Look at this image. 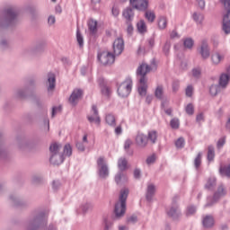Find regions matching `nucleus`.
Instances as JSON below:
<instances>
[{
    "label": "nucleus",
    "instance_id": "f257e3e1",
    "mask_svg": "<svg viewBox=\"0 0 230 230\" xmlns=\"http://www.w3.org/2000/svg\"><path fill=\"white\" fill-rule=\"evenodd\" d=\"M150 71H152V68L146 63H142L137 70V76H140L138 85V93L140 96H146V90L148 89V84H146L148 82L146 74L150 73Z\"/></svg>",
    "mask_w": 230,
    "mask_h": 230
},
{
    "label": "nucleus",
    "instance_id": "f03ea898",
    "mask_svg": "<svg viewBox=\"0 0 230 230\" xmlns=\"http://www.w3.org/2000/svg\"><path fill=\"white\" fill-rule=\"evenodd\" d=\"M128 197V190L123 189L120 190L119 196V201L115 204V215L116 217H123L127 211V199Z\"/></svg>",
    "mask_w": 230,
    "mask_h": 230
},
{
    "label": "nucleus",
    "instance_id": "7ed1b4c3",
    "mask_svg": "<svg viewBox=\"0 0 230 230\" xmlns=\"http://www.w3.org/2000/svg\"><path fill=\"white\" fill-rule=\"evenodd\" d=\"M60 145L54 143L49 146V152L51 154L50 155V163L52 164H62L64 163V156L60 155L58 152H60Z\"/></svg>",
    "mask_w": 230,
    "mask_h": 230
},
{
    "label": "nucleus",
    "instance_id": "20e7f679",
    "mask_svg": "<svg viewBox=\"0 0 230 230\" xmlns=\"http://www.w3.org/2000/svg\"><path fill=\"white\" fill-rule=\"evenodd\" d=\"M225 6L226 13L223 17V31L225 33H230V0H220Z\"/></svg>",
    "mask_w": 230,
    "mask_h": 230
},
{
    "label": "nucleus",
    "instance_id": "39448f33",
    "mask_svg": "<svg viewBox=\"0 0 230 230\" xmlns=\"http://www.w3.org/2000/svg\"><path fill=\"white\" fill-rule=\"evenodd\" d=\"M132 92V79L127 78L118 88V93L121 98H127Z\"/></svg>",
    "mask_w": 230,
    "mask_h": 230
},
{
    "label": "nucleus",
    "instance_id": "423d86ee",
    "mask_svg": "<svg viewBox=\"0 0 230 230\" xmlns=\"http://www.w3.org/2000/svg\"><path fill=\"white\" fill-rule=\"evenodd\" d=\"M98 59L103 66H111L114 64L115 57L111 52H102L98 56Z\"/></svg>",
    "mask_w": 230,
    "mask_h": 230
},
{
    "label": "nucleus",
    "instance_id": "0eeeda50",
    "mask_svg": "<svg viewBox=\"0 0 230 230\" xmlns=\"http://www.w3.org/2000/svg\"><path fill=\"white\" fill-rule=\"evenodd\" d=\"M129 3L135 10L139 12H145L148 9V0H131Z\"/></svg>",
    "mask_w": 230,
    "mask_h": 230
},
{
    "label": "nucleus",
    "instance_id": "6e6552de",
    "mask_svg": "<svg viewBox=\"0 0 230 230\" xmlns=\"http://www.w3.org/2000/svg\"><path fill=\"white\" fill-rule=\"evenodd\" d=\"M135 143L139 148H145L146 147V145H148V138L146 137V135L138 132L135 137Z\"/></svg>",
    "mask_w": 230,
    "mask_h": 230
},
{
    "label": "nucleus",
    "instance_id": "1a4fd4ad",
    "mask_svg": "<svg viewBox=\"0 0 230 230\" xmlns=\"http://www.w3.org/2000/svg\"><path fill=\"white\" fill-rule=\"evenodd\" d=\"M84 92L81 89H75L71 93L68 102L71 105H76L82 98Z\"/></svg>",
    "mask_w": 230,
    "mask_h": 230
},
{
    "label": "nucleus",
    "instance_id": "9d476101",
    "mask_svg": "<svg viewBox=\"0 0 230 230\" xmlns=\"http://www.w3.org/2000/svg\"><path fill=\"white\" fill-rule=\"evenodd\" d=\"M123 49H125V41L121 38H118L113 42V52L114 55H119L120 53H123Z\"/></svg>",
    "mask_w": 230,
    "mask_h": 230
},
{
    "label": "nucleus",
    "instance_id": "9b49d317",
    "mask_svg": "<svg viewBox=\"0 0 230 230\" xmlns=\"http://www.w3.org/2000/svg\"><path fill=\"white\" fill-rule=\"evenodd\" d=\"M97 166L100 173H109V166L105 164V158L103 156L97 159Z\"/></svg>",
    "mask_w": 230,
    "mask_h": 230
},
{
    "label": "nucleus",
    "instance_id": "f8f14e48",
    "mask_svg": "<svg viewBox=\"0 0 230 230\" xmlns=\"http://www.w3.org/2000/svg\"><path fill=\"white\" fill-rule=\"evenodd\" d=\"M92 113L93 115H88V121L90 123H95V125H100L101 120L100 117L98 116V110L96 109V106L92 107Z\"/></svg>",
    "mask_w": 230,
    "mask_h": 230
},
{
    "label": "nucleus",
    "instance_id": "ddd939ff",
    "mask_svg": "<svg viewBox=\"0 0 230 230\" xmlns=\"http://www.w3.org/2000/svg\"><path fill=\"white\" fill-rule=\"evenodd\" d=\"M226 58V54L222 52H215L212 57L211 60L212 63L217 66V64H220V62H223V60Z\"/></svg>",
    "mask_w": 230,
    "mask_h": 230
},
{
    "label": "nucleus",
    "instance_id": "4468645a",
    "mask_svg": "<svg viewBox=\"0 0 230 230\" xmlns=\"http://www.w3.org/2000/svg\"><path fill=\"white\" fill-rule=\"evenodd\" d=\"M122 15L126 21H128V22H132V19H134V10H132L130 7H128L123 11Z\"/></svg>",
    "mask_w": 230,
    "mask_h": 230
},
{
    "label": "nucleus",
    "instance_id": "2eb2a0df",
    "mask_svg": "<svg viewBox=\"0 0 230 230\" xmlns=\"http://www.w3.org/2000/svg\"><path fill=\"white\" fill-rule=\"evenodd\" d=\"M159 30H166L168 26V18L166 16H159L157 19Z\"/></svg>",
    "mask_w": 230,
    "mask_h": 230
},
{
    "label": "nucleus",
    "instance_id": "dca6fc26",
    "mask_svg": "<svg viewBox=\"0 0 230 230\" xmlns=\"http://www.w3.org/2000/svg\"><path fill=\"white\" fill-rule=\"evenodd\" d=\"M200 55L202 58H209V49L208 48V42L203 41L200 49Z\"/></svg>",
    "mask_w": 230,
    "mask_h": 230
},
{
    "label": "nucleus",
    "instance_id": "f3484780",
    "mask_svg": "<svg viewBox=\"0 0 230 230\" xmlns=\"http://www.w3.org/2000/svg\"><path fill=\"white\" fill-rule=\"evenodd\" d=\"M215 225V219L211 216H206L203 218V226L204 227H213Z\"/></svg>",
    "mask_w": 230,
    "mask_h": 230
},
{
    "label": "nucleus",
    "instance_id": "a211bd4d",
    "mask_svg": "<svg viewBox=\"0 0 230 230\" xmlns=\"http://www.w3.org/2000/svg\"><path fill=\"white\" fill-rule=\"evenodd\" d=\"M48 82H49V92H53L55 89V74H49V78H48Z\"/></svg>",
    "mask_w": 230,
    "mask_h": 230
},
{
    "label": "nucleus",
    "instance_id": "6ab92c4d",
    "mask_svg": "<svg viewBox=\"0 0 230 230\" xmlns=\"http://www.w3.org/2000/svg\"><path fill=\"white\" fill-rule=\"evenodd\" d=\"M155 195V186L154 184H149L146 190L147 200H152V198Z\"/></svg>",
    "mask_w": 230,
    "mask_h": 230
},
{
    "label": "nucleus",
    "instance_id": "aec40b11",
    "mask_svg": "<svg viewBox=\"0 0 230 230\" xmlns=\"http://www.w3.org/2000/svg\"><path fill=\"white\" fill-rule=\"evenodd\" d=\"M167 215L172 218H177V217H179V209L177 208V206L174 205L170 209H168Z\"/></svg>",
    "mask_w": 230,
    "mask_h": 230
},
{
    "label": "nucleus",
    "instance_id": "412c9836",
    "mask_svg": "<svg viewBox=\"0 0 230 230\" xmlns=\"http://www.w3.org/2000/svg\"><path fill=\"white\" fill-rule=\"evenodd\" d=\"M147 141H151V143L154 145L155 144V141H157V131L151 130L147 134Z\"/></svg>",
    "mask_w": 230,
    "mask_h": 230
},
{
    "label": "nucleus",
    "instance_id": "4be33fe9",
    "mask_svg": "<svg viewBox=\"0 0 230 230\" xmlns=\"http://www.w3.org/2000/svg\"><path fill=\"white\" fill-rule=\"evenodd\" d=\"M229 84V75L222 74L219 79V84L221 87H226Z\"/></svg>",
    "mask_w": 230,
    "mask_h": 230
},
{
    "label": "nucleus",
    "instance_id": "5701e85b",
    "mask_svg": "<svg viewBox=\"0 0 230 230\" xmlns=\"http://www.w3.org/2000/svg\"><path fill=\"white\" fill-rule=\"evenodd\" d=\"M88 28L92 33H96L98 28V22L94 20H90L88 22Z\"/></svg>",
    "mask_w": 230,
    "mask_h": 230
},
{
    "label": "nucleus",
    "instance_id": "b1692460",
    "mask_svg": "<svg viewBox=\"0 0 230 230\" xmlns=\"http://www.w3.org/2000/svg\"><path fill=\"white\" fill-rule=\"evenodd\" d=\"M226 195V190L223 186L218 187L217 191L214 194V200L217 201L220 197H224Z\"/></svg>",
    "mask_w": 230,
    "mask_h": 230
},
{
    "label": "nucleus",
    "instance_id": "393cba45",
    "mask_svg": "<svg viewBox=\"0 0 230 230\" xmlns=\"http://www.w3.org/2000/svg\"><path fill=\"white\" fill-rule=\"evenodd\" d=\"M137 28L139 33H146V23L143 20H140L137 23Z\"/></svg>",
    "mask_w": 230,
    "mask_h": 230
},
{
    "label": "nucleus",
    "instance_id": "a878e982",
    "mask_svg": "<svg viewBox=\"0 0 230 230\" xmlns=\"http://www.w3.org/2000/svg\"><path fill=\"white\" fill-rule=\"evenodd\" d=\"M145 17L148 22H154L155 21V13L154 11H146Z\"/></svg>",
    "mask_w": 230,
    "mask_h": 230
},
{
    "label": "nucleus",
    "instance_id": "bb28decb",
    "mask_svg": "<svg viewBox=\"0 0 230 230\" xmlns=\"http://www.w3.org/2000/svg\"><path fill=\"white\" fill-rule=\"evenodd\" d=\"M106 123H108V125H111V127L116 126V117H114V115L109 113L106 115Z\"/></svg>",
    "mask_w": 230,
    "mask_h": 230
},
{
    "label": "nucleus",
    "instance_id": "cd10ccee",
    "mask_svg": "<svg viewBox=\"0 0 230 230\" xmlns=\"http://www.w3.org/2000/svg\"><path fill=\"white\" fill-rule=\"evenodd\" d=\"M102 94L109 98V96L112 94V89H111L107 84H104L102 86Z\"/></svg>",
    "mask_w": 230,
    "mask_h": 230
},
{
    "label": "nucleus",
    "instance_id": "c85d7f7f",
    "mask_svg": "<svg viewBox=\"0 0 230 230\" xmlns=\"http://www.w3.org/2000/svg\"><path fill=\"white\" fill-rule=\"evenodd\" d=\"M127 164H128L127 159H125V158L119 159L118 166L121 172L127 170Z\"/></svg>",
    "mask_w": 230,
    "mask_h": 230
},
{
    "label": "nucleus",
    "instance_id": "c756f323",
    "mask_svg": "<svg viewBox=\"0 0 230 230\" xmlns=\"http://www.w3.org/2000/svg\"><path fill=\"white\" fill-rule=\"evenodd\" d=\"M163 94H164V89L163 88V85H158L155 91V96L161 100Z\"/></svg>",
    "mask_w": 230,
    "mask_h": 230
},
{
    "label": "nucleus",
    "instance_id": "7c9ffc66",
    "mask_svg": "<svg viewBox=\"0 0 230 230\" xmlns=\"http://www.w3.org/2000/svg\"><path fill=\"white\" fill-rule=\"evenodd\" d=\"M115 181L117 184H123V182H127V176L125 174H117Z\"/></svg>",
    "mask_w": 230,
    "mask_h": 230
},
{
    "label": "nucleus",
    "instance_id": "2f4dec72",
    "mask_svg": "<svg viewBox=\"0 0 230 230\" xmlns=\"http://www.w3.org/2000/svg\"><path fill=\"white\" fill-rule=\"evenodd\" d=\"M214 159H215V148L210 146H208V160L211 162Z\"/></svg>",
    "mask_w": 230,
    "mask_h": 230
},
{
    "label": "nucleus",
    "instance_id": "473e14b6",
    "mask_svg": "<svg viewBox=\"0 0 230 230\" xmlns=\"http://www.w3.org/2000/svg\"><path fill=\"white\" fill-rule=\"evenodd\" d=\"M193 19L198 24H201L202 21H204V15L195 13L193 14Z\"/></svg>",
    "mask_w": 230,
    "mask_h": 230
},
{
    "label": "nucleus",
    "instance_id": "72a5a7b5",
    "mask_svg": "<svg viewBox=\"0 0 230 230\" xmlns=\"http://www.w3.org/2000/svg\"><path fill=\"white\" fill-rule=\"evenodd\" d=\"M185 141L183 137H180L175 141L176 148H184Z\"/></svg>",
    "mask_w": 230,
    "mask_h": 230
},
{
    "label": "nucleus",
    "instance_id": "f704fd0d",
    "mask_svg": "<svg viewBox=\"0 0 230 230\" xmlns=\"http://www.w3.org/2000/svg\"><path fill=\"white\" fill-rule=\"evenodd\" d=\"M183 44H184V48H187L188 49H191L193 48V40L188 38L183 41Z\"/></svg>",
    "mask_w": 230,
    "mask_h": 230
},
{
    "label": "nucleus",
    "instance_id": "c9c22d12",
    "mask_svg": "<svg viewBox=\"0 0 230 230\" xmlns=\"http://www.w3.org/2000/svg\"><path fill=\"white\" fill-rule=\"evenodd\" d=\"M64 154H65V155H68V157H69L70 155H72V154H73V148H71V145L66 144V145L65 146V147H64Z\"/></svg>",
    "mask_w": 230,
    "mask_h": 230
},
{
    "label": "nucleus",
    "instance_id": "e433bc0d",
    "mask_svg": "<svg viewBox=\"0 0 230 230\" xmlns=\"http://www.w3.org/2000/svg\"><path fill=\"white\" fill-rule=\"evenodd\" d=\"M76 39H77V42H78L80 48H82V46H84V37L80 33L79 29H77V31H76Z\"/></svg>",
    "mask_w": 230,
    "mask_h": 230
},
{
    "label": "nucleus",
    "instance_id": "4c0bfd02",
    "mask_svg": "<svg viewBox=\"0 0 230 230\" xmlns=\"http://www.w3.org/2000/svg\"><path fill=\"white\" fill-rule=\"evenodd\" d=\"M209 93L211 96H217V94H218V85L217 84L211 85L209 88Z\"/></svg>",
    "mask_w": 230,
    "mask_h": 230
},
{
    "label": "nucleus",
    "instance_id": "58836bf2",
    "mask_svg": "<svg viewBox=\"0 0 230 230\" xmlns=\"http://www.w3.org/2000/svg\"><path fill=\"white\" fill-rule=\"evenodd\" d=\"M201 163H202V154L199 153L197 157L194 160V164H195L196 168H199V166H200Z\"/></svg>",
    "mask_w": 230,
    "mask_h": 230
},
{
    "label": "nucleus",
    "instance_id": "ea45409f",
    "mask_svg": "<svg viewBox=\"0 0 230 230\" xmlns=\"http://www.w3.org/2000/svg\"><path fill=\"white\" fill-rule=\"evenodd\" d=\"M215 184H217V181L214 178H211L208 181L205 188H207V190H211Z\"/></svg>",
    "mask_w": 230,
    "mask_h": 230
},
{
    "label": "nucleus",
    "instance_id": "a19ab883",
    "mask_svg": "<svg viewBox=\"0 0 230 230\" xmlns=\"http://www.w3.org/2000/svg\"><path fill=\"white\" fill-rule=\"evenodd\" d=\"M179 125H180V122H179L178 119H172L171 120L172 128L177 129V128H179Z\"/></svg>",
    "mask_w": 230,
    "mask_h": 230
},
{
    "label": "nucleus",
    "instance_id": "79ce46f5",
    "mask_svg": "<svg viewBox=\"0 0 230 230\" xmlns=\"http://www.w3.org/2000/svg\"><path fill=\"white\" fill-rule=\"evenodd\" d=\"M102 0H92V6L93 10H100V3Z\"/></svg>",
    "mask_w": 230,
    "mask_h": 230
},
{
    "label": "nucleus",
    "instance_id": "37998d69",
    "mask_svg": "<svg viewBox=\"0 0 230 230\" xmlns=\"http://www.w3.org/2000/svg\"><path fill=\"white\" fill-rule=\"evenodd\" d=\"M185 111L187 112V114L191 115L193 114V112L195 111L194 108H193V104L190 103L187 105V107L185 108Z\"/></svg>",
    "mask_w": 230,
    "mask_h": 230
},
{
    "label": "nucleus",
    "instance_id": "c03bdc74",
    "mask_svg": "<svg viewBox=\"0 0 230 230\" xmlns=\"http://www.w3.org/2000/svg\"><path fill=\"white\" fill-rule=\"evenodd\" d=\"M156 159H157V157L155 156V155H152L147 157L146 164H154V163H155Z\"/></svg>",
    "mask_w": 230,
    "mask_h": 230
},
{
    "label": "nucleus",
    "instance_id": "a18cd8bd",
    "mask_svg": "<svg viewBox=\"0 0 230 230\" xmlns=\"http://www.w3.org/2000/svg\"><path fill=\"white\" fill-rule=\"evenodd\" d=\"M58 112H62V106L52 108V118H55V114H58Z\"/></svg>",
    "mask_w": 230,
    "mask_h": 230
},
{
    "label": "nucleus",
    "instance_id": "49530a36",
    "mask_svg": "<svg viewBox=\"0 0 230 230\" xmlns=\"http://www.w3.org/2000/svg\"><path fill=\"white\" fill-rule=\"evenodd\" d=\"M219 172L220 173H230V164L227 166H221Z\"/></svg>",
    "mask_w": 230,
    "mask_h": 230
},
{
    "label": "nucleus",
    "instance_id": "de8ad7c7",
    "mask_svg": "<svg viewBox=\"0 0 230 230\" xmlns=\"http://www.w3.org/2000/svg\"><path fill=\"white\" fill-rule=\"evenodd\" d=\"M185 93H186V96H189V97L192 96V94H193V86H191V85L187 86V88L185 90Z\"/></svg>",
    "mask_w": 230,
    "mask_h": 230
},
{
    "label": "nucleus",
    "instance_id": "09e8293b",
    "mask_svg": "<svg viewBox=\"0 0 230 230\" xmlns=\"http://www.w3.org/2000/svg\"><path fill=\"white\" fill-rule=\"evenodd\" d=\"M15 12L13 9L10 8L7 10V16L10 17V19H14L15 18Z\"/></svg>",
    "mask_w": 230,
    "mask_h": 230
},
{
    "label": "nucleus",
    "instance_id": "8fccbe9b",
    "mask_svg": "<svg viewBox=\"0 0 230 230\" xmlns=\"http://www.w3.org/2000/svg\"><path fill=\"white\" fill-rule=\"evenodd\" d=\"M192 75L194 78H199V76H200V68H194L192 70Z\"/></svg>",
    "mask_w": 230,
    "mask_h": 230
},
{
    "label": "nucleus",
    "instance_id": "3c124183",
    "mask_svg": "<svg viewBox=\"0 0 230 230\" xmlns=\"http://www.w3.org/2000/svg\"><path fill=\"white\" fill-rule=\"evenodd\" d=\"M197 211L194 207H189L187 208V216L190 217V215H194V213Z\"/></svg>",
    "mask_w": 230,
    "mask_h": 230
},
{
    "label": "nucleus",
    "instance_id": "603ef678",
    "mask_svg": "<svg viewBox=\"0 0 230 230\" xmlns=\"http://www.w3.org/2000/svg\"><path fill=\"white\" fill-rule=\"evenodd\" d=\"M226 145V137H222L217 142V148H222Z\"/></svg>",
    "mask_w": 230,
    "mask_h": 230
},
{
    "label": "nucleus",
    "instance_id": "864d4df0",
    "mask_svg": "<svg viewBox=\"0 0 230 230\" xmlns=\"http://www.w3.org/2000/svg\"><path fill=\"white\" fill-rule=\"evenodd\" d=\"M132 144H133L132 140H130V139L126 140V142L124 144L125 150H128V148H130V146H132Z\"/></svg>",
    "mask_w": 230,
    "mask_h": 230
},
{
    "label": "nucleus",
    "instance_id": "5fc2aeb1",
    "mask_svg": "<svg viewBox=\"0 0 230 230\" xmlns=\"http://www.w3.org/2000/svg\"><path fill=\"white\" fill-rule=\"evenodd\" d=\"M132 31H134V26H132V23L128 22L127 32L128 35H132Z\"/></svg>",
    "mask_w": 230,
    "mask_h": 230
},
{
    "label": "nucleus",
    "instance_id": "6e6d98bb",
    "mask_svg": "<svg viewBox=\"0 0 230 230\" xmlns=\"http://www.w3.org/2000/svg\"><path fill=\"white\" fill-rule=\"evenodd\" d=\"M76 148L80 151V152H84V150H85V146H84V144L82 143H77L76 144Z\"/></svg>",
    "mask_w": 230,
    "mask_h": 230
},
{
    "label": "nucleus",
    "instance_id": "4d7b16f0",
    "mask_svg": "<svg viewBox=\"0 0 230 230\" xmlns=\"http://www.w3.org/2000/svg\"><path fill=\"white\" fill-rule=\"evenodd\" d=\"M111 12L112 15H114L115 17H118L119 15V9L117 7H113Z\"/></svg>",
    "mask_w": 230,
    "mask_h": 230
},
{
    "label": "nucleus",
    "instance_id": "13d9d810",
    "mask_svg": "<svg viewBox=\"0 0 230 230\" xmlns=\"http://www.w3.org/2000/svg\"><path fill=\"white\" fill-rule=\"evenodd\" d=\"M196 120L198 121V123H200V121H204V115L202 113H199V115H197Z\"/></svg>",
    "mask_w": 230,
    "mask_h": 230
},
{
    "label": "nucleus",
    "instance_id": "bf43d9fd",
    "mask_svg": "<svg viewBox=\"0 0 230 230\" xmlns=\"http://www.w3.org/2000/svg\"><path fill=\"white\" fill-rule=\"evenodd\" d=\"M128 222H131L132 224H134L135 222H137V217L136 216H131L128 219Z\"/></svg>",
    "mask_w": 230,
    "mask_h": 230
},
{
    "label": "nucleus",
    "instance_id": "052dcab7",
    "mask_svg": "<svg viewBox=\"0 0 230 230\" xmlns=\"http://www.w3.org/2000/svg\"><path fill=\"white\" fill-rule=\"evenodd\" d=\"M162 108L164 109V112L168 114V116H172V109H164V102L162 104Z\"/></svg>",
    "mask_w": 230,
    "mask_h": 230
},
{
    "label": "nucleus",
    "instance_id": "680f3d73",
    "mask_svg": "<svg viewBox=\"0 0 230 230\" xmlns=\"http://www.w3.org/2000/svg\"><path fill=\"white\" fill-rule=\"evenodd\" d=\"M198 4L199 6V8H204V6H206V2L204 0H198Z\"/></svg>",
    "mask_w": 230,
    "mask_h": 230
},
{
    "label": "nucleus",
    "instance_id": "e2e57ef3",
    "mask_svg": "<svg viewBox=\"0 0 230 230\" xmlns=\"http://www.w3.org/2000/svg\"><path fill=\"white\" fill-rule=\"evenodd\" d=\"M121 132H122L121 126H118V127L115 128V134H117V136H119V134H121Z\"/></svg>",
    "mask_w": 230,
    "mask_h": 230
},
{
    "label": "nucleus",
    "instance_id": "0e129e2a",
    "mask_svg": "<svg viewBox=\"0 0 230 230\" xmlns=\"http://www.w3.org/2000/svg\"><path fill=\"white\" fill-rule=\"evenodd\" d=\"M112 226V223L105 221V227L104 230H109Z\"/></svg>",
    "mask_w": 230,
    "mask_h": 230
},
{
    "label": "nucleus",
    "instance_id": "69168bd1",
    "mask_svg": "<svg viewBox=\"0 0 230 230\" xmlns=\"http://www.w3.org/2000/svg\"><path fill=\"white\" fill-rule=\"evenodd\" d=\"M55 21H56L55 16H49L48 22H49V24H53L55 22Z\"/></svg>",
    "mask_w": 230,
    "mask_h": 230
},
{
    "label": "nucleus",
    "instance_id": "338daca9",
    "mask_svg": "<svg viewBox=\"0 0 230 230\" xmlns=\"http://www.w3.org/2000/svg\"><path fill=\"white\" fill-rule=\"evenodd\" d=\"M173 91H177L179 89V82H174L172 84Z\"/></svg>",
    "mask_w": 230,
    "mask_h": 230
},
{
    "label": "nucleus",
    "instance_id": "774afa93",
    "mask_svg": "<svg viewBox=\"0 0 230 230\" xmlns=\"http://www.w3.org/2000/svg\"><path fill=\"white\" fill-rule=\"evenodd\" d=\"M171 37H172V39H175V37H178L177 31H172L171 33Z\"/></svg>",
    "mask_w": 230,
    "mask_h": 230
}]
</instances>
